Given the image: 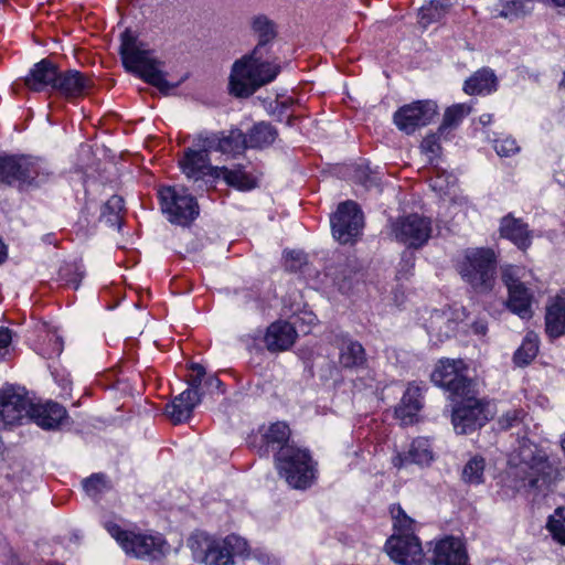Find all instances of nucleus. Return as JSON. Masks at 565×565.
<instances>
[{"label": "nucleus", "instance_id": "1", "mask_svg": "<svg viewBox=\"0 0 565 565\" xmlns=\"http://www.w3.org/2000/svg\"><path fill=\"white\" fill-rule=\"evenodd\" d=\"M259 49L236 60L231 68L228 89L238 98L252 96L260 87L271 83L280 73V65L276 61L265 60Z\"/></svg>", "mask_w": 565, "mask_h": 565}, {"label": "nucleus", "instance_id": "2", "mask_svg": "<svg viewBox=\"0 0 565 565\" xmlns=\"http://www.w3.org/2000/svg\"><path fill=\"white\" fill-rule=\"evenodd\" d=\"M519 444L518 452L510 460L512 475L522 482L521 487L545 491L555 479V469L546 452L527 438Z\"/></svg>", "mask_w": 565, "mask_h": 565}, {"label": "nucleus", "instance_id": "3", "mask_svg": "<svg viewBox=\"0 0 565 565\" xmlns=\"http://www.w3.org/2000/svg\"><path fill=\"white\" fill-rule=\"evenodd\" d=\"M120 55L127 71L156 86L160 92L168 93L174 87L166 79L160 68L161 63L156 58L153 51L129 30L121 34Z\"/></svg>", "mask_w": 565, "mask_h": 565}, {"label": "nucleus", "instance_id": "4", "mask_svg": "<svg viewBox=\"0 0 565 565\" xmlns=\"http://www.w3.org/2000/svg\"><path fill=\"white\" fill-rule=\"evenodd\" d=\"M391 514L394 520V534L386 541L387 554L399 565H422L425 553L419 539L414 533V520L401 505H392Z\"/></svg>", "mask_w": 565, "mask_h": 565}, {"label": "nucleus", "instance_id": "5", "mask_svg": "<svg viewBox=\"0 0 565 565\" xmlns=\"http://www.w3.org/2000/svg\"><path fill=\"white\" fill-rule=\"evenodd\" d=\"M188 544L193 559L204 565H233L234 556L247 551V542L235 534L218 540L200 532L191 535Z\"/></svg>", "mask_w": 565, "mask_h": 565}, {"label": "nucleus", "instance_id": "6", "mask_svg": "<svg viewBox=\"0 0 565 565\" xmlns=\"http://www.w3.org/2000/svg\"><path fill=\"white\" fill-rule=\"evenodd\" d=\"M461 278L477 292H489L495 281L497 256L491 248H468L458 262Z\"/></svg>", "mask_w": 565, "mask_h": 565}, {"label": "nucleus", "instance_id": "7", "mask_svg": "<svg viewBox=\"0 0 565 565\" xmlns=\"http://www.w3.org/2000/svg\"><path fill=\"white\" fill-rule=\"evenodd\" d=\"M53 175L49 162L33 156L0 157V182L39 186Z\"/></svg>", "mask_w": 565, "mask_h": 565}, {"label": "nucleus", "instance_id": "8", "mask_svg": "<svg viewBox=\"0 0 565 565\" xmlns=\"http://www.w3.org/2000/svg\"><path fill=\"white\" fill-rule=\"evenodd\" d=\"M276 468L295 489H306L315 479V462L307 449L292 445L281 446L276 455Z\"/></svg>", "mask_w": 565, "mask_h": 565}, {"label": "nucleus", "instance_id": "9", "mask_svg": "<svg viewBox=\"0 0 565 565\" xmlns=\"http://www.w3.org/2000/svg\"><path fill=\"white\" fill-rule=\"evenodd\" d=\"M104 526L127 555L136 558H157L163 554L164 541L160 535L122 530L111 521L105 522Z\"/></svg>", "mask_w": 565, "mask_h": 565}, {"label": "nucleus", "instance_id": "10", "mask_svg": "<svg viewBox=\"0 0 565 565\" xmlns=\"http://www.w3.org/2000/svg\"><path fill=\"white\" fill-rule=\"evenodd\" d=\"M433 221L418 213L399 216L390 222V235L408 248L418 249L431 237Z\"/></svg>", "mask_w": 565, "mask_h": 565}, {"label": "nucleus", "instance_id": "11", "mask_svg": "<svg viewBox=\"0 0 565 565\" xmlns=\"http://www.w3.org/2000/svg\"><path fill=\"white\" fill-rule=\"evenodd\" d=\"M160 205L167 218L178 225H189L199 215V205L183 188L163 186L158 192Z\"/></svg>", "mask_w": 565, "mask_h": 565}, {"label": "nucleus", "instance_id": "12", "mask_svg": "<svg viewBox=\"0 0 565 565\" xmlns=\"http://www.w3.org/2000/svg\"><path fill=\"white\" fill-rule=\"evenodd\" d=\"M431 381L450 393L451 399L472 394L473 383L467 375V366L462 360H440L433 373Z\"/></svg>", "mask_w": 565, "mask_h": 565}, {"label": "nucleus", "instance_id": "13", "mask_svg": "<svg viewBox=\"0 0 565 565\" xmlns=\"http://www.w3.org/2000/svg\"><path fill=\"white\" fill-rule=\"evenodd\" d=\"M455 401L458 404L452 409L451 422L457 434H470L489 420L487 405L475 396V391Z\"/></svg>", "mask_w": 565, "mask_h": 565}, {"label": "nucleus", "instance_id": "14", "mask_svg": "<svg viewBox=\"0 0 565 565\" xmlns=\"http://www.w3.org/2000/svg\"><path fill=\"white\" fill-rule=\"evenodd\" d=\"M524 276V268L513 265H505L501 268L502 281L509 290V309L522 319H530L532 317V294L521 281Z\"/></svg>", "mask_w": 565, "mask_h": 565}, {"label": "nucleus", "instance_id": "15", "mask_svg": "<svg viewBox=\"0 0 565 565\" xmlns=\"http://www.w3.org/2000/svg\"><path fill=\"white\" fill-rule=\"evenodd\" d=\"M333 237L341 244L353 243L363 228V213L353 201H345L331 216Z\"/></svg>", "mask_w": 565, "mask_h": 565}, {"label": "nucleus", "instance_id": "16", "mask_svg": "<svg viewBox=\"0 0 565 565\" xmlns=\"http://www.w3.org/2000/svg\"><path fill=\"white\" fill-rule=\"evenodd\" d=\"M31 402L20 387L8 386L0 391V430L21 425L30 417Z\"/></svg>", "mask_w": 565, "mask_h": 565}, {"label": "nucleus", "instance_id": "17", "mask_svg": "<svg viewBox=\"0 0 565 565\" xmlns=\"http://www.w3.org/2000/svg\"><path fill=\"white\" fill-rule=\"evenodd\" d=\"M438 113V106L433 100H417L399 107L393 116L396 127L411 135L416 129L431 122Z\"/></svg>", "mask_w": 565, "mask_h": 565}, {"label": "nucleus", "instance_id": "18", "mask_svg": "<svg viewBox=\"0 0 565 565\" xmlns=\"http://www.w3.org/2000/svg\"><path fill=\"white\" fill-rule=\"evenodd\" d=\"M211 148L198 145V135L193 139V146L184 150L182 158L179 160V166L182 172L193 180H200L206 175L215 178L218 167H213L210 162L209 153Z\"/></svg>", "mask_w": 565, "mask_h": 565}, {"label": "nucleus", "instance_id": "19", "mask_svg": "<svg viewBox=\"0 0 565 565\" xmlns=\"http://www.w3.org/2000/svg\"><path fill=\"white\" fill-rule=\"evenodd\" d=\"M198 145L232 156L241 154L247 149L245 134L237 128L231 129L228 132H200Z\"/></svg>", "mask_w": 565, "mask_h": 565}, {"label": "nucleus", "instance_id": "20", "mask_svg": "<svg viewBox=\"0 0 565 565\" xmlns=\"http://www.w3.org/2000/svg\"><path fill=\"white\" fill-rule=\"evenodd\" d=\"M93 85V79L85 73L60 70L54 92L67 100H76L88 95Z\"/></svg>", "mask_w": 565, "mask_h": 565}, {"label": "nucleus", "instance_id": "21", "mask_svg": "<svg viewBox=\"0 0 565 565\" xmlns=\"http://www.w3.org/2000/svg\"><path fill=\"white\" fill-rule=\"evenodd\" d=\"M60 67L53 61L43 58L35 63L24 77V85L32 92H54Z\"/></svg>", "mask_w": 565, "mask_h": 565}, {"label": "nucleus", "instance_id": "22", "mask_svg": "<svg viewBox=\"0 0 565 565\" xmlns=\"http://www.w3.org/2000/svg\"><path fill=\"white\" fill-rule=\"evenodd\" d=\"M433 565H469L466 547L461 540L446 536L436 542Z\"/></svg>", "mask_w": 565, "mask_h": 565}, {"label": "nucleus", "instance_id": "23", "mask_svg": "<svg viewBox=\"0 0 565 565\" xmlns=\"http://www.w3.org/2000/svg\"><path fill=\"white\" fill-rule=\"evenodd\" d=\"M425 327L430 341L437 345L456 333L458 321L451 309L434 310L426 320Z\"/></svg>", "mask_w": 565, "mask_h": 565}, {"label": "nucleus", "instance_id": "24", "mask_svg": "<svg viewBox=\"0 0 565 565\" xmlns=\"http://www.w3.org/2000/svg\"><path fill=\"white\" fill-rule=\"evenodd\" d=\"M339 350V365L344 370L359 371L367 366V355L363 345L352 338L342 335L337 338Z\"/></svg>", "mask_w": 565, "mask_h": 565}, {"label": "nucleus", "instance_id": "25", "mask_svg": "<svg viewBox=\"0 0 565 565\" xmlns=\"http://www.w3.org/2000/svg\"><path fill=\"white\" fill-rule=\"evenodd\" d=\"M29 412V418L43 429H56L67 419L66 409L55 402L31 403Z\"/></svg>", "mask_w": 565, "mask_h": 565}, {"label": "nucleus", "instance_id": "26", "mask_svg": "<svg viewBox=\"0 0 565 565\" xmlns=\"http://www.w3.org/2000/svg\"><path fill=\"white\" fill-rule=\"evenodd\" d=\"M297 331L287 321H276L266 331L264 341L267 350L271 352L288 350L296 341Z\"/></svg>", "mask_w": 565, "mask_h": 565}, {"label": "nucleus", "instance_id": "27", "mask_svg": "<svg viewBox=\"0 0 565 565\" xmlns=\"http://www.w3.org/2000/svg\"><path fill=\"white\" fill-rule=\"evenodd\" d=\"M201 402L200 393L185 390L166 406V415L173 424L188 420L193 409Z\"/></svg>", "mask_w": 565, "mask_h": 565}, {"label": "nucleus", "instance_id": "28", "mask_svg": "<svg viewBox=\"0 0 565 565\" xmlns=\"http://www.w3.org/2000/svg\"><path fill=\"white\" fill-rule=\"evenodd\" d=\"M422 407L420 386L409 384L402 397L401 404L395 409V415L403 425H412L417 420V416Z\"/></svg>", "mask_w": 565, "mask_h": 565}, {"label": "nucleus", "instance_id": "29", "mask_svg": "<svg viewBox=\"0 0 565 565\" xmlns=\"http://www.w3.org/2000/svg\"><path fill=\"white\" fill-rule=\"evenodd\" d=\"M433 460L430 443L427 438L419 437L413 440L407 452H398L393 458L394 467L401 469L409 463L428 465Z\"/></svg>", "mask_w": 565, "mask_h": 565}, {"label": "nucleus", "instance_id": "30", "mask_svg": "<svg viewBox=\"0 0 565 565\" xmlns=\"http://www.w3.org/2000/svg\"><path fill=\"white\" fill-rule=\"evenodd\" d=\"M545 331L552 339L565 334V296L557 295L546 306Z\"/></svg>", "mask_w": 565, "mask_h": 565}, {"label": "nucleus", "instance_id": "31", "mask_svg": "<svg viewBox=\"0 0 565 565\" xmlns=\"http://www.w3.org/2000/svg\"><path fill=\"white\" fill-rule=\"evenodd\" d=\"M500 233L502 237L508 238L523 250L529 248L532 243L527 224L521 218H515L511 215H507L501 220Z\"/></svg>", "mask_w": 565, "mask_h": 565}, {"label": "nucleus", "instance_id": "32", "mask_svg": "<svg viewBox=\"0 0 565 565\" xmlns=\"http://www.w3.org/2000/svg\"><path fill=\"white\" fill-rule=\"evenodd\" d=\"M245 137L247 148L263 149L274 143L278 137V131L271 124L259 121L245 134Z\"/></svg>", "mask_w": 565, "mask_h": 565}, {"label": "nucleus", "instance_id": "33", "mask_svg": "<svg viewBox=\"0 0 565 565\" xmlns=\"http://www.w3.org/2000/svg\"><path fill=\"white\" fill-rule=\"evenodd\" d=\"M214 173H216L215 178H223L228 185L242 191L252 190L256 186L255 178L242 167L233 169L218 167L217 170H214Z\"/></svg>", "mask_w": 565, "mask_h": 565}, {"label": "nucleus", "instance_id": "34", "mask_svg": "<svg viewBox=\"0 0 565 565\" xmlns=\"http://www.w3.org/2000/svg\"><path fill=\"white\" fill-rule=\"evenodd\" d=\"M497 77L490 70H480L476 72L465 83V92L470 95L475 94H489L495 90Z\"/></svg>", "mask_w": 565, "mask_h": 565}, {"label": "nucleus", "instance_id": "35", "mask_svg": "<svg viewBox=\"0 0 565 565\" xmlns=\"http://www.w3.org/2000/svg\"><path fill=\"white\" fill-rule=\"evenodd\" d=\"M470 107L465 104H457L448 107L444 114L443 122L438 128L440 136L448 137V135L458 127L461 120L469 115Z\"/></svg>", "mask_w": 565, "mask_h": 565}, {"label": "nucleus", "instance_id": "36", "mask_svg": "<svg viewBox=\"0 0 565 565\" xmlns=\"http://www.w3.org/2000/svg\"><path fill=\"white\" fill-rule=\"evenodd\" d=\"M252 28L258 38L255 49H259V53L266 54V45L276 36L274 23L266 17L259 15L253 20Z\"/></svg>", "mask_w": 565, "mask_h": 565}, {"label": "nucleus", "instance_id": "37", "mask_svg": "<svg viewBox=\"0 0 565 565\" xmlns=\"http://www.w3.org/2000/svg\"><path fill=\"white\" fill-rule=\"evenodd\" d=\"M539 352V338L535 333L530 332L524 338L521 347L515 351L513 360L519 366L530 364Z\"/></svg>", "mask_w": 565, "mask_h": 565}, {"label": "nucleus", "instance_id": "38", "mask_svg": "<svg viewBox=\"0 0 565 565\" xmlns=\"http://www.w3.org/2000/svg\"><path fill=\"white\" fill-rule=\"evenodd\" d=\"M447 8L438 0H431L428 4L423 6L418 12V23L423 28H427L434 22H438L446 13Z\"/></svg>", "mask_w": 565, "mask_h": 565}, {"label": "nucleus", "instance_id": "39", "mask_svg": "<svg viewBox=\"0 0 565 565\" xmlns=\"http://www.w3.org/2000/svg\"><path fill=\"white\" fill-rule=\"evenodd\" d=\"M124 211V200L119 195H113L104 204L102 211V217L106 223L110 225L120 226L121 224V212Z\"/></svg>", "mask_w": 565, "mask_h": 565}, {"label": "nucleus", "instance_id": "40", "mask_svg": "<svg viewBox=\"0 0 565 565\" xmlns=\"http://www.w3.org/2000/svg\"><path fill=\"white\" fill-rule=\"evenodd\" d=\"M486 462L482 457H472L463 467L462 479L467 483L479 484L483 481Z\"/></svg>", "mask_w": 565, "mask_h": 565}, {"label": "nucleus", "instance_id": "41", "mask_svg": "<svg viewBox=\"0 0 565 565\" xmlns=\"http://www.w3.org/2000/svg\"><path fill=\"white\" fill-rule=\"evenodd\" d=\"M84 491L90 498H98L110 489V483L104 473H94L82 482Z\"/></svg>", "mask_w": 565, "mask_h": 565}, {"label": "nucleus", "instance_id": "42", "mask_svg": "<svg viewBox=\"0 0 565 565\" xmlns=\"http://www.w3.org/2000/svg\"><path fill=\"white\" fill-rule=\"evenodd\" d=\"M290 436V429L288 425L281 422L271 424L266 433L263 435V439L267 446H281L285 444Z\"/></svg>", "mask_w": 565, "mask_h": 565}, {"label": "nucleus", "instance_id": "43", "mask_svg": "<svg viewBox=\"0 0 565 565\" xmlns=\"http://www.w3.org/2000/svg\"><path fill=\"white\" fill-rule=\"evenodd\" d=\"M547 529L557 542L565 544V507L554 511L548 519Z\"/></svg>", "mask_w": 565, "mask_h": 565}, {"label": "nucleus", "instance_id": "44", "mask_svg": "<svg viewBox=\"0 0 565 565\" xmlns=\"http://www.w3.org/2000/svg\"><path fill=\"white\" fill-rule=\"evenodd\" d=\"M44 341L47 343H43L39 347V352L42 356L52 359L62 353L63 340L56 332H47Z\"/></svg>", "mask_w": 565, "mask_h": 565}, {"label": "nucleus", "instance_id": "45", "mask_svg": "<svg viewBox=\"0 0 565 565\" xmlns=\"http://www.w3.org/2000/svg\"><path fill=\"white\" fill-rule=\"evenodd\" d=\"M190 370L191 374L188 377L190 387L188 390L200 393L202 397L204 395V380L206 379L205 369L199 363H192Z\"/></svg>", "mask_w": 565, "mask_h": 565}, {"label": "nucleus", "instance_id": "46", "mask_svg": "<svg viewBox=\"0 0 565 565\" xmlns=\"http://www.w3.org/2000/svg\"><path fill=\"white\" fill-rule=\"evenodd\" d=\"M493 148L500 157H511L520 152L516 140L510 136H503L493 140Z\"/></svg>", "mask_w": 565, "mask_h": 565}, {"label": "nucleus", "instance_id": "47", "mask_svg": "<svg viewBox=\"0 0 565 565\" xmlns=\"http://www.w3.org/2000/svg\"><path fill=\"white\" fill-rule=\"evenodd\" d=\"M525 415L522 408L509 409L499 417L498 425L503 430L511 429L522 424Z\"/></svg>", "mask_w": 565, "mask_h": 565}, {"label": "nucleus", "instance_id": "48", "mask_svg": "<svg viewBox=\"0 0 565 565\" xmlns=\"http://www.w3.org/2000/svg\"><path fill=\"white\" fill-rule=\"evenodd\" d=\"M83 271L76 264H67L60 269L61 279L68 286L77 289L83 278Z\"/></svg>", "mask_w": 565, "mask_h": 565}, {"label": "nucleus", "instance_id": "49", "mask_svg": "<svg viewBox=\"0 0 565 565\" xmlns=\"http://www.w3.org/2000/svg\"><path fill=\"white\" fill-rule=\"evenodd\" d=\"M284 259L285 269L291 273L300 270L307 264V256L300 250L285 252Z\"/></svg>", "mask_w": 565, "mask_h": 565}, {"label": "nucleus", "instance_id": "50", "mask_svg": "<svg viewBox=\"0 0 565 565\" xmlns=\"http://www.w3.org/2000/svg\"><path fill=\"white\" fill-rule=\"evenodd\" d=\"M456 183V178L447 172H437L436 177L430 179V186L434 191L443 194L447 193L450 186H454Z\"/></svg>", "mask_w": 565, "mask_h": 565}, {"label": "nucleus", "instance_id": "51", "mask_svg": "<svg viewBox=\"0 0 565 565\" xmlns=\"http://www.w3.org/2000/svg\"><path fill=\"white\" fill-rule=\"evenodd\" d=\"M443 136L437 134H431L426 136L420 145L422 151L428 157L429 160L436 158L440 152V143L439 140Z\"/></svg>", "mask_w": 565, "mask_h": 565}, {"label": "nucleus", "instance_id": "52", "mask_svg": "<svg viewBox=\"0 0 565 565\" xmlns=\"http://www.w3.org/2000/svg\"><path fill=\"white\" fill-rule=\"evenodd\" d=\"M524 2L522 0H504L502 3L501 15L513 18L524 14Z\"/></svg>", "mask_w": 565, "mask_h": 565}, {"label": "nucleus", "instance_id": "53", "mask_svg": "<svg viewBox=\"0 0 565 565\" xmlns=\"http://www.w3.org/2000/svg\"><path fill=\"white\" fill-rule=\"evenodd\" d=\"M12 341V333L9 328L0 327V360L6 359L9 353V345Z\"/></svg>", "mask_w": 565, "mask_h": 565}, {"label": "nucleus", "instance_id": "54", "mask_svg": "<svg viewBox=\"0 0 565 565\" xmlns=\"http://www.w3.org/2000/svg\"><path fill=\"white\" fill-rule=\"evenodd\" d=\"M222 386L221 380L215 375L206 376L204 380V394L205 393H213L215 390H220Z\"/></svg>", "mask_w": 565, "mask_h": 565}, {"label": "nucleus", "instance_id": "55", "mask_svg": "<svg viewBox=\"0 0 565 565\" xmlns=\"http://www.w3.org/2000/svg\"><path fill=\"white\" fill-rule=\"evenodd\" d=\"M479 121L482 126H487L491 124L492 121V115L491 114H483L479 117Z\"/></svg>", "mask_w": 565, "mask_h": 565}, {"label": "nucleus", "instance_id": "56", "mask_svg": "<svg viewBox=\"0 0 565 565\" xmlns=\"http://www.w3.org/2000/svg\"><path fill=\"white\" fill-rule=\"evenodd\" d=\"M487 328L483 324H476L475 331L476 333L484 334Z\"/></svg>", "mask_w": 565, "mask_h": 565}, {"label": "nucleus", "instance_id": "57", "mask_svg": "<svg viewBox=\"0 0 565 565\" xmlns=\"http://www.w3.org/2000/svg\"><path fill=\"white\" fill-rule=\"evenodd\" d=\"M553 3L557 7H564L565 8V0H552Z\"/></svg>", "mask_w": 565, "mask_h": 565}, {"label": "nucleus", "instance_id": "58", "mask_svg": "<svg viewBox=\"0 0 565 565\" xmlns=\"http://www.w3.org/2000/svg\"><path fill=\"white\" fill-rule=\"evenodd\" d=\"M559 85H561V87L565 88V72H564V76H563V79Z\"/></svg>", "mask_w": 565, "mask_h": 565}, {"label": "nucleus", "instance_id": "59", "mask_svg": "<svg viewBox=\"0 0 565 565\" xmlns=\"http://www.w3.org/2000/svg\"><path fill=\"white\" fill-rule=\"evenodd\" d=\"M7 0H0V3H4Z\"/></svg>", "mask_w": 565, "mask_h": 565}]
</instances>
